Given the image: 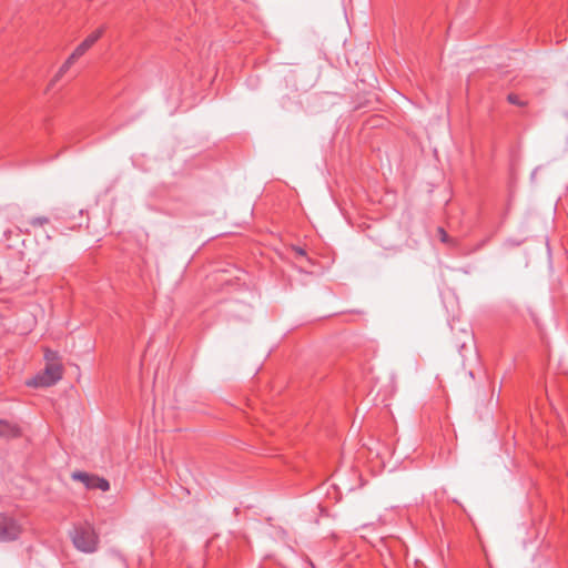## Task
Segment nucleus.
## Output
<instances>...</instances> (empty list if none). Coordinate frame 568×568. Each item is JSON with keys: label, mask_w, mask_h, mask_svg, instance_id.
I'll return each mask as SVG.
<instances>
[{"label": "nucleus", "mask_w": 568, "mask_h": 568, "mask_svg": "<svg viewBox=\"0 0 568 568\" xmlns=\"http://www.w3.org/2000/svg\"><path fill=\"white\" fill-rule=\"evenodd\" d=\"M49 222L48 217H34L33 220H31V225L33 226H37V225H43V224H47Z\"/></svg>", "instance_id": "1a4fd4ad"}, {"label": "nucleus", "mask_w": 568, "mask_h": 568, "mask_svg": "<svg viewBox=\"0 0 568 568\" xmlns=\"http://www.w3.org/2000/svg\"><path fill=\"white\" fill-rule=\"evenodd\" d=\"M295 252L298 254V255H304L305 254V251L301 247H296L295 248Z\"/></svg>", "instance_id": "9b49d317"}, {"label": "nucleus", "mask_w": 568, "mask_h": 568, "mask_svg": "<svg viewBox=\"0 0 568 568\" xmlns=\"http://www.w3.org/2000/svg\"><path fill=\"white\" fill-rule=\"evenodd\" d=\"M507 101L511 104L518 105V106H525L527 104L526 101L521 100L518 94L509 93L507 95Z\"/></svg>", "instance_id": "6e6552de"}, {"label": "nucleus", "mask_w": 568, "mask_h": 568, "mask_svg": "<svg viewBox=\"0 0 568 568\" xmlns=\"http://www.w3.org/2000/svg\"><path fill=\"white\" fill-rule=\"evenodd\" d=\"M44 359L47 363L60 362L58 352L51 351L49 348L44 349Z\"/></svg>", "instance_id": "0eeeda50"}, {"label": "nucleus", "mask_w": 568, "mask_h": 568, "mask_svg": "<svg viewBox=\"0 0 568 568\" xmlns=\"http://www.w3.org/2000/svg\"><path fill=\"white\" fill-rule=\"evenodd\" d=\"M21 436L22 429L17 423L0 418V438L12 439Z\"/></svg>", "instance_id": "423d86ee"}, {"label": "nucleus", "mask_w": 568, "mask_h": 568, "mask_svg": "<svg viewBox=\"0 0 568 568\" xmlns=\"http://www.w3.org/2000/svg\"><path fill=\"white\" fill-rule=\"evenodd\" d=\"M22 525L11 516L0 514V541H11L22 534Z\"/></svg>", "instance_id": "20e7f679"}, {"label": "nucleus", "mask_w": 568, "mask_h": 568, "mask_svg": "<svg viewBox=\"0 0 568 568\" xmlns=\"http://www.w3.org/2000/svg\"><path fill=\"white\" fill-rule=\"evenodd\" d=\"M438 233L440 235L442 242L449 243L450 239H449L448 234L446 233V231L443 227L438 229Z\"/></svg>", "instance_id": "9d476101"}, {"label": "nucleus", "mask_w": 568, "mask_h": 568, "mask_svg": "<svg viewBox=\"0 0 568 568\" xmlns=\"http://www.w3.org/2000/svg\"><path fill=\"white\" fill-rule=\"evenodd\" d=\"M71 538L74 547L82 552L91 554L98 549L99 536L88 523L75 526Z\"/></svg>", "instance_id": "f257e3e1"}, {"label": "nucleus", "mask_w": 568, "mask_h": 568, "mask_svg": "<svg viewBox=\"0 0 568 568\" xmlns=\"http://www.w3.org/2000/svg\"><path fill=\"white\" fill-rule=\"evenodd\" d=\"M73 480L82 483L88 489H100L108 491L110 489V483L98 475H91L84 471H74L71 475Z\"/></svg>", "instance_id": "39448f33"}, {"label": "nucleus", "mask_w": 568, "mask_h": 568, "mask_svg": "<svg viewBox=\"0 0 568 568\" xmlns=\"http://www.w3.org/2000/svg\"><path fill=\"white\" fill-rule=\"evenodd\" d=\"M63 376V366L61 362L47 363L43 372L39 373L27 383L33 387H50L57 384Z\"/></svg>", "instance_id": "7ed1b4c3"}, {"label": "nucleus", "mask_w": 568, "mask_h": 568, "mask_svg": "<svg viewBox=\"0 0 568 568\" xmlns=\"http://www.w3.org/2000/svg\"><path fill=\"white\" fill-rule=\"evenodd\" d=\"M104 28L101 27L93 32H91L71 53V55L65 60V62L60 67L59 71L52 79V83L57 82L59 79L63 77L64 73L68 72L70 67L81 58L103 34Z\"/></svg>", "instance_id": "f03ea898"}]
</instances>
